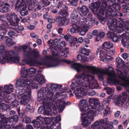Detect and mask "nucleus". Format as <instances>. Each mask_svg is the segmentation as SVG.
Returning a JSON list of instances; mask_svg holds the SVG:
<instances>
[{
  "label": "nucleus",
  "mask_w": 129,
  "mask_h": 129,
  "mask_svg": "<svg viewBox=\"0 0 129 129\" xmlns=\"http://www.w3.org/2000/svg\"><path fill=\"white\" fill-rule=\"evenodd\" d=\"M100 103L98 99H94L92 106H90L91 109L87 112L86 113H96V108L97 106L99 105Z\"/></svg>",
  "instance_id": "28"
},
{
  "label": "nucleus",
  "mask_w": 129,
  "mask_h": 129,
  "mask_svg": "<svg viewBox=\"0 0 129 129\" xmlns=\"http://www.w3.org/2000/svg\"><path fill=\"white\" fill-rule=\"evenodd\" d=\"M79 23L78 22H77L76 21H74L73 23L71 25L72 26V27L71 28L70 32L71 33H74L77 30V26H78Z\"/></svg>",
  "instance_id": "40"
},
{
  "label": "nucleus",
  "mask_w": 129,
  "mask_h": 129,
  "mask_svg": "<svg viewBox=\"0 0 129 129\" xmlns=\"http://www.w3.org/2000/svg\"><path fill=\"white\" fill-rule=\"evenodd\" d=\"M101 5V2L98 1L96 2L91 3L89 5V7L94 14L97 15Z\"/></svg>",
  "instance_id": "17"
},
{
  "label": "nucleus",
  "mask_w": 129,
  "mask_h": 129,
  "mask_svg": "<svg viewBox=\"0 0 129 129\" xmlns=\"http://www.w3.org/2000/svg\"><path fill=\"white\" fill-rule=\"evenodd\" d=\"M12 39L10 38L8 36H5L4 41H5V42L7 45L8 47H10L15 44L14 42L12 41Z\"/></svg>",
  "instance_id": "39"
},
{
  "label": "nucleus",
  "mask_w": 129,
  "mask_h": 129,
  "mask_svg": "<svg viewBox=\"0 0 129 129\" xmlns=\"http://www.w3.org/2000/svg\"><path fill=\"white\" fill-rule=\"evenodd\" d=\"M89 10L88 8L86 6H83L79 8V10L78 11L79 13V15L82 17L86 16L87 13H88Z\"/></svg>",
  "instance_id": "32"
},
{
  "label": "nucleus",
  "mask_w": 129,
  "mask_h": 129,
  "mask_svg": "<svg viewBox=\"0 0 129 129\" xmlns=\"http://www.w3.org/2000/svg\"><path fill=\"white\" fill-rule=\"evenodd\" d=\"M25 68H23V69H24V71L23 70H22L21 71V72H25V71L27 70V74L28 75L27 78H28V77H29L30 78H29V79H32V77H33V76L37 72V70L35 69L33 67H31L28 70L29 71V72H28V69H25Z\"/></svg>",
  "instance_id": "31"
},
{
  "label": "nucleus",
  "mask_w": 129,
  "mask_h": 129,
  "mask_svg": "<svg viewBox=\"0 0 129 129\" xmlns=\"http://www.w3.org/2000/svg\"><path fill=\"white\" fill-rule=\"evenodd\" d=\"M19 105L18 101L16 99L13 101L10 104V105L12 107H16Z\"/></svg>",
  "instance_id": "53"
},
{
  "label": "nucleus",
  "mask_w": 129,
  "mask_h": 129,
  "mask_svg": "<svg viewBox=\"0 0 129 129\" xmlns=\"http://www.w3.org/2000/svg\"><path fill=\"white\" fill-rule=\"evenodd\" d=\"M81 22L85 25H86V27H88H88H92L94 24L95 22L94 20H92L91 19L89 21H88V22L86 20H85L84 21H81Z\"/></svg>",
  "instance_id": "41"
},
{
  "label": "nucleus",
  "mask_w": 129,
  "mask_h": 129,
  "mask_svg": "<svg viewBox=\"0 0 129 129\" xmlns=\"http://www.w3.org/2000/svg\"><path fill=\"white\" fill-rule=\"evenodd\" d=\"M13 86L11 84L9 85H4L3 91V95L4 96L7 94H9L13 91Z\"/></svg>",
  "instance_id": "29"
},
{
  "label": "nucleus",
  "mask_w": 129,
  "mask_h": 129,
  "mask_svg": "<svg viewBox=\"0 0 129 129\" xmlns=\"http://www.w3.org/2000/svg\"><path fill=\"white\" fill-rule=\"evenodd\" d=\"M15 9L18 11L22 16L27 15L28 12L27 9V6L23 0H17L15 4Z\"/></svg>",
  "instance_id": "9"
},
{
  "label": "nucleus",
  "mask_w": 129,
  "mask_h": 129,
  "mask_svg": "<svg viewBox=\"0 0 129 129\" xmlns=\"http://www.w3.org/2000/svg\"><path fill=\"white\" fill-rule=\"evenodd\" d=\"M30 52H27L26 53L24 54V59L22 60V63H19L20 65L24 66L25 64H29L31 66H33L36 63L37 61L34 59L32 54L35 57H37L39 56V51L33 50Z\"/></svg>",
  "instance_id": "7"
},
{
  "label": "nucleus",
  "mask_w": 129,
  "mask_h": 129,
  "mask_svg": "<svg viewBox=\"0 0 129 129\" xmlns=\"http://www.w3.org/2000/svg\"><path fill=\"white\" fill-rule=\"evenodd\" d=\"M122 11L125 15H127L129 14V3L122 5Z\"/></svg>",
  "instance_id": "37"
},
{
  "label": "nucleus",
  "mask_w": 129,
  "mask_h": 129,
  "mask_svg": "<svg viewBox=\"0 0 129 129\" xmlns=\"http://www.w3.org/2000/svg\"><path fill=\"white\" fill-rule=\"evenodd\" d=\"M67 45V44L63 41H61L59 45V46L58 47V50L61 51L62 49H63V47H66Z\"/></svg>",
  "instance_id": "48"
},
{
  "label": "nucleus",
  "mask_w": 129,
  "mask_h": 129,
  "mask_svg": "<svg viewBox=\"0 0 129 129\" xmlns=\"http://www.w3.org/2000/svg\"><path fill=\"white\" fill-rule=\"evenodd\" d=\"M72 1H70L69 0H68V1L70 2V4L72 6H76L77 4V1L79 0H72Z\"/></svg>",
  "instance_id": "57"
},
{
  "label": "nucleus",
  "mask_w": 129,
  "mask_h": 129,
  "mask_svg": "<svg viewBox=\"0 0 129 129\" xmlns=\"http://www.w3.org/2000/svg\"><path fill=\"white\" fill-rule=\"evenodd\" d=\"M89 69L88 70L92 71L94 74L98 75H103L106 74V72L103 69L100 68H96L94 67L89 66Z\"/></svg>",
  "instance_id": "26"
},
{
  "label": "nucleus",
  "mask_w": 129,
  "mask_h": 129,
  "mask_svg": "<svg viewBox=\"0 0 129 129\" xmlns=\"http://www.w3.org/2000/svg\"><path fill=\"white\" fill-rule=\"evenodd\" d=\"M10 5L7 3H5L4 5H0V12L5 13L8 12L9 10Z\"/></svg>",
  "instance_id": "36"
},
{
  "label": "nucleus",
  "mask_w": 129,
  "mask_h": 129,
  "mask_svg": "<svg viewBox=\"0 0 129 129\" xmlns=\"http://www.w3.org/2000/svg\"><path fill=\"white\" fill-rule=\"evenodd\" d=\"M71 67L72 68L76 70L78 72H79L80 71V69L83 70L87 69L88 70L90 68L89 66H85L77 63H74L72 65Z\"/></svg>",
  "instance_id": "21"
},
{
  "label": "nucleus",
  "mask_w": 129,
  "mask_h": 129,
  "mask_svg": "<svg viewBox=\"0 0 129 129\" xmlns=\"http://www.w3.org/2000/svg\"><path fill=\"white\" fill-rule=\"evenodd\" d=\"M107 36L108 38L112 39L114 42H117L118 41L119 39L118 36L114 33L108 32L107 34Z\"/></svg>",
  "instance_id": "34"
},
{
  "label": "nucleus",
  "mask_w": 129,
  "mask_h": 129,
  "mask_svg": "<svg viewBox=\"0 0 129 129\" xmlns=\"http://www.w3.org/2000/svg\"><path fill=\"white\" fill-rule=\"evenodd\" d=\"M68 48L66 47L64 49L63 51H61V56H62L64 57H67V54L69 53L68 51Z\"/></svg>",
  "instance_id": "51"
},
{
  "label": "nucleus",
  "mask_w": 129,
  "mask_h": 129,
  "mask_svg": "<svg viewBox=\"0 0 129 129\" xmlns=\"http://www.w3.org/2000/svg\"><path fill=\"white\" fill-rule=\"evenodd\" d=\"M87 90L86 89L82 87L77 88L76 90L74 91L76 97L78 98H82L86 93Z\"/></svg>",
  "instance_id": "22"
},
{
  "label": "nucleus",
  "mask_w": 129,
  "mask_h": 129,
  "mask_svg": "<svg viewBox=\"0 0 129 129\" xmlns=\"http://www.w3.org/2000/svg\"><path fill=\"white\" fill-rule=\"evenodd\" d=\"M102 2L101 4L100 5V9L97 14V16L99 20L101 22L104 24L108 19H108L112 18L110 17H107V19L103 17L105 11L107 7V2L106 1Z\"/></svg>",
  "instance_id": "10"
},
{
  "label": "nucleus",
  "mask_w": 129,
  "mask_h": 129,
  "mask_svg": "<svg viewBox=\"0 0 129 129\" xmlns=\"http://www.w3.org/2000/svg\"><path fill=\"white\" fill-rule=\"evenodd\" d=\"M116 61L118 64L117 66L119 68H120L123 65L124 61L120 57H118L117 58Z\"/></svg>",
  "instance_id": "44"
},
{
  "label": "nucleus",
  "mask_w": 129,
  "mask_h": 129,
  "mask_svg": "<svg viewBox=\"0 0 129 129\" xmlns=\"http://www.w3.org/2000/svg\"><path fill=\"white\" fill-rule=\"evenodd\" d=\"M104 108V105H99L96 109V111H97L98 112H100Z\"/></svg>",
  "instance_id": "64"
},
{
  "label": "nucleus",
  "mask_w": 129,
  "mask_h": 129,
  "mask_svg": "<svg viewBox=\"0 0 129 129\" xmlns=\"http://www.w3.org/2000/svg\"><path fill=\"white\" fill-rule=\"evenodd\" d=\"M15 34V32L12 30H10L8 33V35L10 37H12Z\"/></svg>",
  "instance_id": "59"
},
{
  "label": "nucleus",
  "mask_w": 129,
  "mask_h": 129,
  "mask_svg": "<svg viewBox=\"0 0 129 129\" xmlns=\"http://www.w3.org/2000/svg\"><path fill=\"white\" fill-rule=\"evenodd\" d=\"M102 123L100 122V121H96L93 124L91 125V128L92 129H103L101 128Z\"/></svg>",
  "instance_id": "38"
},
{
  "label": "nucleus",
  "mask_w": 129,
  "mask_h": 129,
  "mask_svg": "<svg viewBox=\"0 0 129 129\" xmlns=\"http://www.w3.org/2000/svg\"><path fill=\"white\" fill-rule=\"evenodd\" d=\"M2 114L0 113V129H9L10 126H8L7 123L11 122L10 118L4 117V115H1Z\"/></svg>",
  "instance_id": "16"
},
{
  "label": "nucleus",
  "mask_w": 129,
  "mask_h": 129,
  "mask_svg": "<svg viewBox=\"0 0 129 129\" xmlns=\"http://www.w3.org/2000/svg\"><path fill=\"white\" fill-rule=\"evenodd\" d=\"M25 72H21V78L16 83V88L19 87H28L29 88L30 85V82L29 79L27 78L28 75L27 74V71H25Z\"/></svg>",
  "instance_id": "8"
},
{
  "label": "nucleus",
  "mask_w": 129,
  "mask_h": 129,
  "mask_svg": "<svg viewBox=\"0 0 129 129\" xmlns=\"http://www.w3.org/2000/svg\"><path fill=\"white\" fill-rule=\"evenodd\" d=\"M79 13L78 12H76L75 13H72L71 15V17L72 20H77V22H78L79 23L80 20L81 19H83L84 17H82L79 15Z\"/></svg>",
  "instance_id": "35"
},
{
  "label": "nucleus",
  "mask_w": 129,
  "mask_h": 129,
  "mask_svg": "<svg viewBox=\"0 0 129 129\" xmlns=\"http://www.w3.org/2000/svg\"><path fill=\"white\" fill-rule=\"evenodd\" d=\"M30 89V85L29 88H28V87H22V88H19L18 90L16 91L17 93L19 95L18 96V98H20L21 97L24 96V95L27 93V94H31Z\"/></svg>",
  "instance_id": "20"
},
{
  "label": "nucleus",
  "mask_w": 129,
  "mask_h": 129,
  "mask_svg": "<svg viewBox=\"0 0 129 129\" xmlns=\"http://www.w3.org/2000/svg\"><path fill=\"white\" fill-rule=\"evenodd\" d=\"M128 42H129V39H127L126 37H122L121 43L124 46L125 45H128Z\"/></svg>",
  "instance_id": "47"
},
{
  "label": "nucleus",
  "mask_w": 129,
  "mask_h": 129,
  "mask_svg": "<svg viewBox=\"0 0 129 129\" xmlns=\"http://www.w3.org/2000/svg\"><path fill=\"white\" fill-rule=\"evenodd\" d=\"M96 113H81V117L82 118L81 124L85 127L88 126L93 121L95 114Z\"/></svg>",
  "instance_id": "12"
},
{
  "label": "nucleus",
  "mask_w": 129,
  "mask_h": 129,
  "mask_svg": "<svg viewBox=\"0 0 129 129\" xmlns=\"http://www.w3.org/2000/svg\"><path fill=\"white\" fill-rule=\"evenodd\" d=\"M58 41L57 39H55L53 41V45L51 46L52 48H55V49L58 48V46H59L58 45Z\"/></svg>",
  "instance_id": "52"
},
{
  "label": "nucleus",
  "mask_w": 129,
  "mask_h": 129,
  "mask_svg": "<svg viewBox=\"0 0 129 129\" xmlns=\"http://www.w3.org/2000/svg\"><path fill=\"white\" fill-rule=\"evenodd\" d=\"M116 70L118 75L119 76V78L122 80H125L126 78L121 70L120 69H116Z\"/></svg>",
  "instance_id": "43"
},
{
  "label": "nucleus",
  "mask_w": 129,
  "mask_h": 129,
  "mask_svg": "<svg viewBox=\"0 0 129 129\" xmlns=\"http://www.w3.org/2000/svg\"><path fill=\"white\" fill-rule=\"evenodd\" d=\"M0 25H3V26H0V32L3 33V34H6L7 32V30L5 27V26H7L8 25V22L6 20L2 19Z\"/></svg>",
  "instance_id": "33"
},
{
  "label": "nucleus",
  "mask_w": 129,
  "mask_h": 129,
  "mask_svg": "<svg viewBox=\"0 0 129 129\" xmlns=\"http://www.w3.org/2000/svg\"><path fill=\"white\" fill-rule=\"evenodd\" d=\"M15 52L11 54L10 52H0V62L4 63L5 62L17 63L19 61L20 58L18 56L14 57L13 54Z\"/></svg>",
  "instance_id": "6"
},
{
  "label": "nucleus",
  "mask_w": 129,
  "mask_h": 129,
  "mask_svg": "<svg viewBox=\"0 0 129 129\" xmlns=\"http://www.w3.org/2000/svg\"><path fill=\"white\" fill-rule=\"evenodd\" d=\"M62 87L61 85L53 83L51 84L49 89L46 90L43 88H41L37 92L38 101L39 102L42 101L43 105L46 108L50 107L51 104L50 100L52 99L54 95L53 90H58Z\"/></svg>",
  "instance_id": "2"
},
{
  "label": "nucleus",
  "mask_w": 129,
  "mask_h": 129,
  "mask_svg": "<svg viewBox=\"0 0 129 129\" xmlns=\"http://www.w3.org/2000/svg\"><path fill=\"white\" fill-rule=\"evenodd\" d=\"M61 120V116L60 114L58 115L57 116L55 120V121L56 123H58Z\"/></svg>",
  "instance_id": "63"
},
{
  "label": "nucleus",
  "mask_w": 129,
  "mask_h": 129,
  "mask_svg": "<svg viewBox=\"0 0 129 129\" xmlns=\"http://www.w3.org/2000/svg\"><path fill=\"white\" fill-rule=\"evenodd\" d=\"M108 24L110 30L120 33L124 31V28L129 30V21H125V20L121 18L118 19L110 18L108 19Z\"/></svg>",
  "instance_id": "3"
},
{
  "label": "nucleus",
  "mask_w": 129,
  "mask_h": 129,
  "mask_svg": "<svg viewBox=\"0 0 129 129\" xmlns=\"http://www.w3.org/2000/svg\"><path fill=\"white\" fill-rule=\"evenodd\" d=\"M104 89L106 90L107 93L109 94H112L114 91L113 89L109 87H105Z\"/></svg>",
  "instance_id": "55"
},
{
  "label": "nucleus",
  "mask_w": 129,
  "mask_h": 129,
  "mask_svg": "<svg viewBox=\"0 0 129 129\" xmlns=\"http://www.w3.org/2000/svg\"><path fill=\"white\" fill-rule=\"evenodd\" d=\"M80 52L83 54H84L86 56H88L89 55L90 52L89 50H87L85 48H82L80 50Z\"/></svg>",
  "instance_id": "46"
},
{
  "label": "nucleus",
  "mask_w": 129,
  "mask_h": 129,
  "mask_svg": "<svg viewBox=\"0 0 129 129\" xmlns=\"http://www.w3.org/2000/svg\"><path fill=\"white\" fill-rule=\"evenodd\" d=\"M80 85L86 88L88 87L92 89L98 88V84L96 80H95L94 76H90L84 71L77 77L75 82H73L71 84L70 87L71 89L73 90Z\"/></svg>",
  "instance_id": "1"
},
{
  "label": "nucleus",
  "mask_w": 129,
  "mask_h": 129,
  "mask_svg": "<svg viewBox=\"0 0 129 129\" xmlns=\"http://www.w3.org/2000/svg\"><path fill=\"white\" fill-rule=\"evenodd\" d=\"M44 77L43 75L41 73L37 74V75L34 77L32 79H29V80L30 82V84L31 85H35L38 84L36 82L38 81H39L42 79H43Z\"/></svg>",
  "instance_id": "27"
},
{
  "label": "nucleus",
  "mask_w": 129,
  "mask_h": 129,
  "mask_svg": "<svg viewBox=\"0 0 129 129\" xmlns=\"http://www.w3.org/2000/svg\"><path fill=\"white\" fill-rule=\"evenodd\" d=\"M52 1V0H42V3L43 7H45L49 5Z\"/></svg>",
  "instance_id": "54"
},
{
  "label": "nucleus",
  "mask_w": 129,
  "mask_h": 129,
  "mask_svg": "<svg viewBox=\"0 0 129 129\" xmlns=\"http://www.w3.org/2000/svg\"><path fill=\"white\" fill-rule=\"evenodd\" d=\"M95 91L93 90H92L89 92H87V94L89 96H93L95 94Z\"/></svg>",
  "instance_id": "62"
},
{
  "label": "nucleus",
  "mask_w": 129,
  "mask_h": 129,
  "mask_svg": "<svg viewBox=\"0 0 129 129\" xmlns=\"http://www.w3.org/2000/svg\"><path fill=\"white\" fill-rule=\"evenodd\" d=\"M77 58L78 60H80L82 62H85L86 61H88L87 58L86 57L80 54H79L77 55Z\"/></svg>",
  "instance_id": "42"
},
{
  "label": "nucleus",
  "mask_w": 129,
  "mask_h": 129,
  "mask_svg": "<svg viewBox=\"0 0 129 129\" xmlns=\"http://www.w3.org/2000/svg\"><path fill=\"white\" fill-rule=\"evenodd\" d=\"M113 47V43L110 42H105L102 46V49L100 52L101 58L103 59L106 58V53H110V51H109L107 50L112 48Z\"/></svg>",
  "instance_id": "14"
},
{
  "label": "nucleus",
  "mask_w": 129,
  "mask_h": 129,
  "mask_svg": "<svg viewBox=\"0 0 129 129\" xmlns=\"http://www.w3.org/2000/svg\"><path fill=\"white\" fill-rule=\"evenodd\" d=\"M20 98V103L22 105H26L30 100V101L32 100L31 94H27V93L24 95V96L21 97Z\"/></svg>",
  "instance_id": "25"
},
{
  "label": "nucleus",
  "mask_w": 129,
  "mask_h": 129,
  "mask_svg": "<svg viewBox=\"0 0 129 129\" xmlns=\"http://www.w3.org/2000/svg\"><path fill=\"white\" fill-rule=\"evenodd\" d=\"M100 122H101V128L103 129H112L113 127V126L112 124H108V118H105L103 120H100Z\"/></svg>",
  "instance_id": "23"
},
{
  "label": "nucleus",
  "mask_w": 129,
  "mask_h": 129,
  "mask_svg": "<svg viewBox=\"0 0 129 129\" xmlns=\"http://www.w3.org/2000/svg\"><path fill=\"white\" fill-rule=\"evenodd\" d=\"M85 25L81 22V23H79L78 26H77L78 32L80 35L82 36L85 35L86 33L88 31V27H86V25Z\"/></svg>",
  "instance_id": "19"
},
{
  "label": "nucleus",
  "mask_w": 129,
  "mask_h": 129,
  "mask_svg": "<svg viewBox=\"0 0 129 129\" xmlns=\"http://www.w3.org/2000/svg\"><path fill=\"white\" fill-rule=\"evenodd\" d=\"M25 111L26 112H29L30 113H33L34 111V109L32 107H31L30 105H28L26 107Z\"/></svg>",
  "instance_id": "50"
},
{
  "label": "nucleus",
  "mask_w": 129,
  "mask_h": 129,
  "mask_svg": "<svg viewBox=\"0 0 129 129\" xmlns=\"http://www.w3.org/2000/svg\"><path fill=\"white\" fill-rule=\"evenodd\" d=\"M69 41L70 43L71 46H74L75 44L77 42V38L76 37L74 38H71V40Z\"/></svg>",
  "instance_id": "49"
},
{
  "label": "nucleus",
  "mask_w": 129,
  "mask_h": 129,
  "mask_svg": "<svg viewBox=\"0 0 129 129\" xmlns=\"http://www.w3.org/2000/svg\"><path fill=\"white\" fill-rule=\"evenodd\" d=\"M37 120L34 119L31 122L33 124V126L34 128H39L40 127H42L43 128H45L47 126L45 125H47L50 124L51 121L49 119L46 120L44 119H42L41 118L39 117H36Z\"/></svg>",
  "instance_id": "13"
},
{
  "label": "nucleus",
  "mask_w": 129,
  "mask_h": 129,
  "mask_svg": "<svg viewBox=\"0 0 129 129\" xmlns=\"http://www.w3.org/2000/svg\"><path fill=\"white\" fill-rule=\"evenodd\" d=\"M79 106L80 110L81 112H86L88 110V106L87 103L86 101L84 99H82L80 101Z\"/></svg>",
  "instance_id": "24"
},
{
  "label": "nucleus",
  "mask_w": 129,
  "mask_h": 129,
  "mask_svg": "<svg viewBox=\"0 0 129 129\" xmlns=\"http://www.w3.org/2000/svg\"><path fill=\"white\" fill-rule=\"evenodd\" d=\"M53 49L52 51V53L53 55L54 56H57L58 55V52L60 50H58V48H56L55 49V48H52Z\"/></svg>",
  "instance_id": "56"
},
{
  "label": "nucleus",
  "mask_w": 129,
  "mask_h": 129,
  "mask_svg": "<svg viewBox=\"0 0 129 129\" xmlns=\"http://www.w3.org/2000/svg\"><path fill=\"white\" fill-rule=\"evenodd\" d=\"M23 121H25L26 123H29L30 122L31 120L30 118L29 117H28L26 116L25 117L23 118Z\"/></svg>",
  "instance_id": "58"
},
{
  "label": "nucleus",
  "mask_w": 129,
  "mask_h": 129,
  "mask_svg": "<svg viewBox=\"0 0 129 129\" xmlns=\"http://www.w3.org/2000/svg\"><path fill=\"white\" fill-rule=\"evenodd\" d=\"M10 106L7 104L2 103L0 104V112H2L4 111H6L9 113H15L16 112L14 111L11 110Z\"/></svg>",
  "instance_id": "30"
},
{
  "label": "nucleus",
  "mask_w": 129,
  "mask_h": 129,
  "mask_svg": "<svg viewBox=\"0 0 129 129\" xmlns=\"http://www.w3.org/2000/svg\"><path fill=\"white\" fill-rule=\"evenodd\" d=\"M7 19L10 25L14 26H18V22L20 20L17 15L14 13L12 12L8 14Z\"/></svg>",
  "instance_id": "15"
},
{
  "label": "nucleus",
  "mask_w": 129,
  "mask_h": 129,
  "mask_svg": "<svg viewBox=\"0 0 129 129\" xmlns=\"http://www.w3.org/2000/svg\"><path fill=\"white\" fill-rule=\"evenodd\" d=\"M109 7L106 11V16H108L112 17H116L118 18L119 16L121 17L122 16L123 14L122 13L118 12L117 13H116V12L112 8H110L111 7V5H109Z\"/></svg>",
  "instance_id": "18"
},
{
  "label": "nucleus",
  "mask_w": 129,
  "mask_h": 129,
  "mask_svg": "<svg viewBox=\"0 0 129 129\" xmlns=\"http://www.w3.org/2000/svg\"><path fill=\"white\" fill-rule=\"evenodd\" d=\"M112 5V8L116 11H119L120 9V5L118 3L116 2L115 3H114Z\"/></svg>",
  "instance_id": "45"
},
{
  "label": "nucleus",
  "mask_w": 129,
  "mask_h": 129,
  "mask_svg": "<svg viewBox=\"0 0 129 129\" xmlns=\"http://www.w3.org/2000/svg\"><path fill=\"white\" fill-rule=\"evenodd\" d=\"M43 110H44L43 113H49V112H47L46 111L45 112V109L42 106H40L38 110V112L39 113H41Z\"/></svg>",
  "instance_id": "61"
},
{
  "label": "nucleus",
  "mask_w": 129,
  "mask_h": 129,
  "mask_svg": "<svg viewBox=\"0 0 129 129\" xmlns=\"http://www.w3.org/2000/svg\"><path fill=\"white\" fill-rule=\"evenodd\" d=\"M56 7L60 9L58 13L62 16H58L56 19L57 22H58L59 25L62 26L69 24L70 19L67 17L69 15L67 7L62 4V1H60L58 2Z\"/></svg>",
  "instance_id": "4"
},
{
  "label": "nucleus",
  "mask_w": 129,
  "mask_h": 129,
  "mask_svg": "<svg viewBox=\"0 0 129 129\" xmlns=\"http://www.w3.org/2000/svg\"><path fill=\"white\" fill-rule=\"evenodd\" d=\"M94 99H93L92 98H90L89 99V103L90 104V106L88 107V111L90 110V109H91L90 107L91 106V107L92 106Z\"/></svg>",
  "instance_id": "60"
},
{
  "label": "nucleus",
  "mask_w": 129,
  "mask_h": 129,
  "mask_svg": "<svg viewBox=\"0 0 129 129\" xmlns=\"http://www.w3.org/2000/svg\"><path fill=\"white\" fill-rule=\"evenodd\" d=\"M116 77L115 73L112 72L110 73L108 78V80L109 82L112 83L115 85H119L125 87H129V82L126 79H125V80H123V82L121 83L120 80L116 79Z\"/></svg>",
  "instance_id": "11"
},
{
  "label": "nucleus",
  "mask_w": 129,
  "mask_h": 129,
  "mask_svg": "<svg viewBox=\"0 0 129 129\" xmlns=\"http://www.w3.org/2000/svg\"><path fill=\"white\" fill-rule=\"evenodd\" d=\"M47 58L51 60L44 62H39L38 64L40 65H46L49 68L57 67L62 62L67 63L68 64H70L72 62L71 61L65 59H59L58 58H54L52 56H47Z\"/></svg>",
  "instance_id": "5"
}]
</instances>
